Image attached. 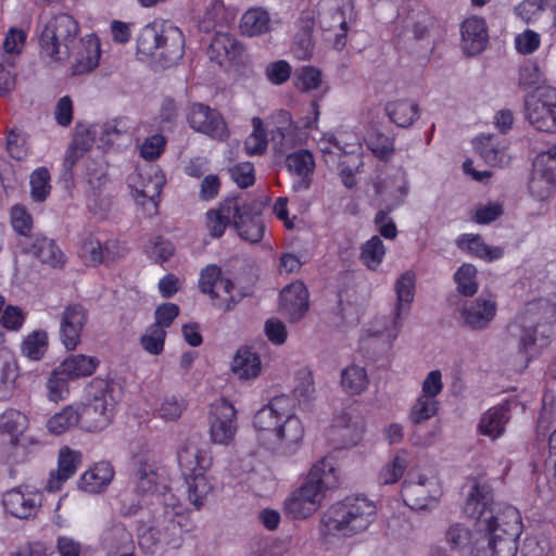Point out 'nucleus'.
Returning a JSON list of instances; mask_svg holds the SVG:
<instances>
[{
  "instance_id": "1",
  "label": "nucleus",
  "mask_w": 556,
  "mask_h": 556,
  "mask_svg": "<svg viewBox=\"0 0 556 556\" xmlns=\"http://www.w3.org/2000/svg\"><path fill=\"white\" fill-rule=\"evenodd\" d=\"M465 513L476 518V531L482 533L471 549V556H516L522 532L519 510L506 503H495L485 486L475 484Z\"/></svg>"
},
{
  "instance_id": "2",
  "label": "nucleus",
  "mask_w": 556,
  "mask_h": 556,
  "mask_svg": "<svg viewBox=\"0 0 556 556\" xmlns=\"http://www.w3.org/2000/svg\"><path fill=\"white\" fill-rule=\"evenodd\" d=\"M132 466L130 480L134 489L124 490L117 495L121 514L123 516L136 515L146 503V497L155 496L166 507L164 514L169 523L166 529H170L174 535L180 538L185 531L182 520H186V516L180 505L167 503V498L173 497L170 492L157 494L160 475L154 450L148 444L142 445L134 455Z\"/></svg>"
},
{
  "instance_id": "3",
  "label": "nucleus",
  "mask_w": 556,
  "mask_h": 556,
  "mask_svg": "<svg viewBox=\"0 0 556 556\" xmlns=\"http://www.w3.org/2000/svg\"><path fill=\"white\" fill-rule=\"evenodd\" d=\"M288 406V397L275 396L254 414L252 425L262 446L275 454L291 456L301 447L305 429Z\"/></svg>"
},
{
  "instance_id": "4",
  "label": "nucleus",
  "mask_w": 556,
  "mask_h": 556,
  "mask_svg": "<svg viewBox=\"0 0 556 556\" xmlns=\"http://www.w3.org/2000/svg\"><path fill=\"white\" fill-rule=\"evenodd\" d=\"M339 471L331 457H323L309 469L305 482L283 501L282 511L292 520H304L321 506L325 492L337 488Z\"/></svg>"
},
{
  "instance_id": "5",
  "label": "nucleus",
  "mask_w": 556,
  "mask_h": 556,
  "mask_svg": "<svg viewBox=\"0 0 556 556\" xmlns=\"http://www.w3.org/2000/svg\"><path fill=\"white\" fill-rule=\"evenodd\" d=\"M377 515L376 504L365 496H346L331 504L323 514L319 534L329 538H351L369 528Z\"/></svg>"
},
{
  "instance_id": "6",
  "label": "nucleus",
  "mask_w": 556,
  "mask_h": 556,
  "mask_svg": "<svg viewBox=\"0 0 556 556\" xmlns=\"http://www.w3.org/2000/svg\"><path fill=\"white\" fill-rule=\"evenodd\" d=\"M116 404L115 382L93 378L87 388V403L76 405L80 428L88 432L101 431L112 421Z\"/></svg>"
},
{
  "instance_id": "7",
  "label": "nucleus",
  "mask_w": 556,
  "mask_h": 556,
  "mask_svg": "<svg viewBox=\"0 0 556 556\" xmlns=\"http://www.w3.org/2000/svg\"><path fill=\"white\" fill-rule=\"evenodd\" d=\"M137 53L175 63L185 54V36L180 28L166 23L144 25L137 37Z\"/></svg>"
},
{
  "instance_id": "8",
  "label": "nucleus",
  "mask_w": 556,
  "mask_h": 556,
  "mask_svg": "<svg viewBox=\"0 0 556 556\" xmlns=\"http://www.w3.org/2000/svg\"><path fill=\"white\" fill-rule=\"evenodd\" d=\"M79 30V24L72 15L59 13L51 16L39 34L40 53L54 62L66 61L77 43Z\"/></svg>"
},
{
  "instance_id": "9",
  "label": "nucleus",
  "mask_w": 556,
  "mask_h": 556,
  "mask_svg": "<svg viewBox=\"0 0 556 556\" xmlns=\"http://www.w3.org/2000/svg\"><path fill=\"white\" fill-rule=\"evenodd\" d=\"M177 459L187 484L188 500L195 509H200L213 491L205 475L212 465V457L206 451L195 446H182L177 452Z\"/></svg>"
},
{
  "instance_id": "10",
  "label": "nucleus",
  "mask_w": 556,
  "mask_h": 556,
  "mask_svg": "<svg viewBox=\"0 0 556 556\" xmlns=\"http://www.w3.org/2000/svg\"><path fill=\"white\" fill-rule=\"evenodd\" d=\"M440 495L439 478L432 469L420 472L412 468L402 483L401 497L414 510L427 509Z\"/></svg>"
},
{
  "instance_id": "11",
  "label": "nucleus",
  "mask_w": 556,
  "mask_h": 556,
  "mask_svg": "<svg viewBox=\"0 0 556 556\" xmlns=\"http://www.w3.org/2000/svg\"><path fill=\"white\" fill-rule=\"evenodd\" d=\"M199 289L212 300L213 304L223 309H232L247 294L236 291L230 278L224 277L222 268L208 264L200 271Z\"/></svg>"
},
{
  "instance_id": "12",
  "label": "nucleus",
  "mask_w": 556,
  "mask_h": 556,
  "mask_svg": "<svg viewBox=\"0 0 556 556\" xmlns=\"http://www.w3.org/2000/svg\"><path fill=\"white\" fill-rule=\"evenodd\" d=\"M526 117L538 130L556 132V88H539L534 94L526 98Z\"/></svg>"
},
{
  "instance_id": "13",
  "label": "nucleus",
  "mask_w": 556,
  "mask_h": 556,
  "mask_svg": "<svg viewBox=\"0 0 556 556\" xmlns=\"http://www.w3.org/2000/svg\"><path fill=\"white\" fill-rule=\"evenodd\" d=\"M555 187L556 146L541 152L535 157L528 189L536 200L545 201L553 195Z\"/></svg>"
},
{
  "instance_id": "14",
  "label": "nucleus",
  "mask_w": 556,
  "mask_h": 556,
  "mask_svg": "<svg viewBox=\"0 0 556 556\" xmlns=\"http://www.w3.org/2000/svg\"><path fill=\"white\" fill-rule=\"evenodd\" d=\"M189 126L211 139L225 141L229 138L230 131L228 125L216 109H212L203 103H191L186 113Z\"/></svg>"
},
{
  "instance_id": "15",
  "label": "nucleus",
  "mask_w": 556,
  "mask_h": 556,
  "mask_svg": "<svg viewBox=\"0 0 556 556\" xmlns=\"http://www.w3.org/2000/svg\"><path fill=\"white\" fill-rule=\"evenodd\" d=\"M352 0H321L318 3L317 21L323 31H336L333 46L342 49L346 43V11L351 10Z\"/></svg>"
},
{
  "instance_id": "16",
  "label": "nucleus",
  "mask_w": 556,
  "mask_h": 556,
  "mask_svg": "<svg viewBox=\"0 0 556 556\" xmlns=\"http://www.w3.org/2000/svg\"><path fill=\"white\" fill-rule=\"evenodd\" d=\"M126 248L116 238L100 239L93 233L86 236L81 242L79 256L87 266L110 265L123 257Z\"/></svg>"
},
{
  "instance_id": "17",
  "label": "nucleus",
  "mask_w": 556,
  "mask_h": 556,
  "mask_svg": "<svg viewBox=\"0 0 556 556\" xmlns=\"http://www.w3.org/2000/svg\"><path fill=\"white\" fill-rule=\"evenodd\" d=\"M210 435L215 444L229 445L237 433V410L226 399L214 402L210 410Z\"/></svg>"
},
{
  "instance_id": "18",
  "label": "nucleus",
  "mask_w": 556,
  "mask_h": 556,
  "mask_svg": "<svg viewBox=\"0 0 556 556\" xmlns=\"http://www.w3.org/2000/svg\"><path fill=\"white\" fill-rule=\"evenodd\" d=\"M18 245L23 254L31 255L50 268H63L66 263L65 254L56 242L45 236H34L28 241H21Z\"/></svg>"
},
{
  "instance_id": "19",
  "label": "nucleus",
  "mask_w": 556,
  "mask_h": 556,
  "mask_svg": "<svg viewBox=\"0 0 556 556\" xmlns=\"http://www.w3.org/2000/svg\"><path fill=\"white\" fill-rule=\"evenodd\" d=\"M88 314L81 304L67 305L61 316L60 340L66 350L73 351L81 340Z\"/></svg>"
},
{
  "instance_id": "20",
  "label": "nucleus",
  "mask_w": 556,
  "mask_h": 556,
  "mask_svg": "<svg viewBox=\"0 0 556 556\" xmlns=\"http://www.w3.org/2000/svg\"><path fill=\"white\" fill-rule=\"evenodd\" d=\"M279 298V312L290 323L301 320L309 308L308 290L302 281H295L285 287Z\"/></svg>"
},
{
  "instance_id": "21",
  "label": "nucleus",
  "mask_w": 556,
  "mask_h": 556,
  "mask_svg": "<svg viewBox=\"0 0 556 556\" xmlns=\"http://www.w3.org/2000/svg\"><path fill=\"white\" fill-rule=\"evenodd\" d=\"M239 203L240 197L226 198L218 207L205 213V226L212 238L218 239L224 236L228 226L235 227L237 214L243 208Z\"/></svg>"
},
{
  "instance_id": "22",
  "label": "nucleus",
  "mask_w": 556,
  "mask_h": 556,
  "mask_svg": "<svg viewBox=\"0 0 556 556\" xmlns=\"http://www.w3.org/2000/svg\"><path fill=\"white\" fill-rule=\"evenodd\" d=\"M83 463V454L80 451L64 445L58 454V467L55 471H51L46 490L48 492L60 491L64 483L71 479Z\"/></svg>"
},
{
  "instance_id": "23",
  "label": "nucleus",
  "mask_w": 556,
  "mask_h": 556,
  "mask_svg": "<svg viewBox=\"0 0 556 556\" xmlns=\"http://www.w3.org/2000/svg\"><path fill=\"white\" fill-rule=\"evenodd\" d=\"M207 53L218 65L239 64L242 60L243 46L228 31L216 30Z\"/></svg>"
},
{
  "instance_id": "24",
  "label": "nucleus",
  "mask_w": 556,
  "mask_h": 556,
  "mask_svg": "<svg viewBox=\"0 0 556 556\" xmlns=\"http://www.w3.org/2000/svg\"><path fill=\"white\" fill-rule=\"evenodd\" d=\"M286 166L294 176L293 191L302 192L311 188L315 169V157L311 151L302 149L290 153L286 159Z\"/></svg>"
},
{
  "instance_id": "25",
  "label": "nucleus",
  "mask_w": 556,
  "mask_h": 556,
  "mask_svg": "<svg viewBox=\"0 0 556 556\" xmlns=\"http://www.w3.org/2000/svg\"><path fill=\"white\" fill-rule=\"evenodd\" d=\"M473 146L476 152L490 166H503L510 161L508 154L509 142L502 136L481 134L473 139Z\"/></svg>"
},
{
  "instance_id": "26",
  "label": "nucleus",
  "mask_w": 556,
  "mask_h": 556,
  "mask_svg": "<svg viewBox=\"0 0 556 556\" xmlns=\"http://www.w3.org/2000/svg\"><path fill=\"white\" fill-rule=\"evenodd\" d=\"M240 206L242 212L237 214L235 220V228L238 235L245 241L251 243L260 242L265 233V225L262 214L254 210L252 203L248 202L244 198L240 197Z\"/></svg>"
},
{
  "instance_id": "27",
  "label": "nucleus",
  "mask_w": 556,
  "mask_h": 556,
  "mask_svg": "<svg viewBox=\"0 0 556 556\" xmlns=\"http://www.w3.org/2000/svg\"><path fill=\"white\" fill-rule=\"evenodd\" d=\"M101 58V43L96 34H89L79 40V46L74 54V62L71 66L73 76L85 75L99 65Z\"/></svg>"
},
{
  "instance_id": "28",
  "label": "nucleus",
  "mask_w": 556,
  "mask_h": 556,
  "mask_svg": "<svg viewBox=\"0 0 556 556\" xmlns=\"http://www.w3.org/2000/svg\"><path fill=\"white\" fill-rule=\"evenodd\" d=\"M38 494L23 491L22 486L13 488L2 495L4 510L18 519H28L35 516L39 506Z\"/></svg>"
},
{
  "instance_id": "29",
  "label": "nucleus",
  "mask_w": 556,
  "mask_h": 556,
  "mask_svg": "<svg viewBox=\"0 0 556 556\" xmlns=\"http://www.w3.org/2000/svg\"><path fill=\"white\" fill-rule=\"evenodd\" d=\"M462 49L467 55L482 52L489 41L485 21L478 16L467 17L460 25Z\"/></svg>"
},
{
  "instance_id": "30",
  "label": "nucleus",
  "mask_w": 556,
  "mask_h": 556,
  "mask_svg": "<svg viewBox=\"0 0 556 556\" xmlns=\"http://www.w3.org/2000/svg\"><path fill=\"white\" fill-rule=\"evenodd\" d=\"M165 185V176L157 167L150 166L147 184H142L137 201L142 206L144 217L159 213L160 197Z\"/></svg>"
},
{
  "instance_id": "31",
  "label": "nucleus",
  "mask_w": 556,
  "mask_h": 556,
  "mask_svg": "<svg viewBox=\"0 0 556 556\" xmlns=\"http://www.w3.org/2000/svg\"><path fill=\"white\" fill-rule=\"evenodd\" d=\"M509 420V405L507 403L497 404L481 415L477 430L481 435L496 440L505 433Z\"/></svg>"
},
{
  "instance_id": "32",
  "label": "nucleus",
  "mask_w": 556,
  "mask_h": 556,
  "mask_svg": "<svg viewBox=\"0 0 556 556\" xmlns=\"http://www.w3.org/2000/svg\"><path fill=\"white\" fill-rule=\"evenodd\" d=\"M235 18L236 10L232 7L225 5L223 0H212L199 22V29L203 33L225 30L230 27Z\"/></svg>"
},
{
  "instance_id": "33",
  "label": "nucleus",
  "mask_w": 556,
  "mask_h": 556,
  "mask_svg": "<svg viewBox=\"0 0 556 556\" xmlns=\"http://www.w3.org/2000/svg\"><path fill=\"white\" fill-rule=\"evenodd\" d=\"M496 311L495 301L478 298L463 308L462 317L469 328L484 329L494 319Z\"/></svg>"
},
{
  "instance_id": "34",
  "label": "nucleus",
  "mask_w": 556,
  "mask_h": 556,
  "mask_svg": "<svg viewBox=\"0 0 556 556\" xmlns=\"http://www.w3.org/2000/svg\"><path fill=\"white\" fill-rule=\"evenodd\" d=\"M508 331L513 337H519L518 352L526 357V366L531 361L529 348L536 342V324L527 312L518 314L508 325Z\"/></svg>"
},
{
  "instance_id": "35",
  "label": "nucleus",
  "mask_w": 556,
  "mask_h": 556,
  "mask_svg": "<svg viewBox=\"0 0 556 556\" xmlns=\"http://www.w3.org/2000/svg\"><path fill=\"white\" fill-rule=\"evenodd\" d=\"M113 477V466L111 463L102 460L96 463L81 475L78 486L83 491L91 494L101 493L111 483Z\"/></svg>"
},
{
  "instance_id": "36",
  "label": "nucleus",
  "mask_w": 556,
  "mask_h": 556,
  "mask_svg": "<svg viewBox=\"0 0 556 556\" xmlns=\"http://www.w3.org/2000/svg\"><path fill=\"white\" fill-rule=\"evenodd\" d=\"M101 546L111 553L132 552V534L126 526L118 521H113L101 535Z\"/></svg>"
},
{
  "instance_id": "37",
  "label": "nucleus",
  "mask_w": 556,
  "mask_h": 556,
  "mask_svg": "<svg viewBox=\"0 0 556 556\" xmlns=\"http://www.w3.org/2000/svg\"><path fill=\"white\" fill-rule=\"evenodd\" d=\"M395 291L397 304L395 308V316L393 318V327L395 333L393 338H396L399 327L402 324V309L408 311L415 296V274L413 271H405L400 276L395 282Z\"/></svg>"
},
{
  "instance_id": "38",
  "label": "nucleus",
  "mask_w": 556,
  "mask_h": 556,
  "mask_svg": "<svg viewBox=\"0 0 556 556\" xmlns=\"http://www.w3.org/2000/svg\"><path fill=\"white\" fill-rule=\"evenodd\" d=\"M262 369L260 355L249 346H242L236 352L231 370L241 380L256 378Z\"/></svg>"
},
{
  "instance_id": "39",
  "label": "nucleus",
  "mask_w": 556,
  "mask_h": 556,
  "mask_svg": "<svg viewBox=\"0 0 556 556\" xmlns=\"http://www.w3.org/2000/svg\"><path fill=\"white\" fill-rule=\"evenodd\" d=\"M481 535L482 533L471 531L463 523H454L447 528L445 540L451 549L468 553L471 556V549L478 540L481 541Z\"/></svg>"
},
{
  "instance_id": "40",
  "label": "nucleus",
  "mask_w": 556,
  "mask_h": 556,
  "mask_svg": "<svg viewBox=\"0 0 556 556\" xmlns=\"http://www.w3.org/2000/svg\"><path fill=\"white\" fill-rule=\"evenodd\" d=\"M100 362L94 356L85 354H73L66 357L61 364V371L71 380L91 376L98 368Z\"/></svg>"
},
{
  "instance_id": "41",
  "label": "nucleus",
  "mask_w": 556,
  "mask_h": 556,
  "mask_svg": "<svg viewBox=\"0 0 556 556\" xmlns=\"http://www.w3.org/2000/svg\"><path fill=\"white\" fill-rule=\"evenodd\" d=\"M386 113L392 123L406 128L419 117V106L410 100H396L387 103Z\"/></svg>"
},
{
  "instance_id": "42",
  "label": "nucleus",
  "mask_w": 556,
  "mask_h": 556,
  "mask_svg": "<svg viewBox=\"0 0 556 556\" xmlns=\"http://www.w3.org/2000/svg\"><path fill=\"white\" fill-rule=\"evenodd\" d=\"M269 23L270 18L265 10L261 8H253L242 15L240 29L245 36H260L269 30Z\"/></svg>"
},
{
  "instance_id": "43",
  "label": "nucleus",
  "mask_w": 556,
  "mask_h": 556,
  "mask_svg": "<svg viewBox=\"0 0 556 556\" xmlns=\"http://www.w3.org/2000/svg\"><path fill=\"white\" fill-rule=\"evenodd\" d=\"M273 118L277 122V126L270 129V139L274 146L278 149L289 148L291 136L295 129L290 112L280 110Z\"/></svg>"
},
{
  "instance_id": "44",
  "label": "nucleus",
  "mask_w": 556,
  "mask_h": 556,
  "mask_svg": "<svg viewBox=\"0 0 556 556\" xmlns=\"http://www.w3.org/2000/svg\"><path fill=\"white\" fill-rule=\"evenodd\" d=\"M78 425V408L76 405H67L48 419L47 429L50 433L60 435Z\"/></svg>"
},
{
  "instance_id": "45",
  "label": "nucleus",
  "mask_w": 556,
  "mask_h": 556,
  "mask_svg": "<svg viewBox=\"0 0 556 556\" xmlns=\"http://www.w3.org/2000/svg\"><path fill=\"white\" fill-rule=\"evenodd\" d=\"M28 427V418L17 409H7L0 415V433L8 434L12 441H17Z\"/></svg>"
},
{
  "instance_id": "46",
  "label": "nucleus",
  "mask_w": 556,
  "mask_h": 556,
  "mask_svg": "<svg viewBox=\"0 0 556 556\" xmlns=\"http://www.w3.org/2000/svg\"><path fill=\"white\" fill-rule=\"evenodd\" d=\"M368 383L367 371L364 367L351 365L342 370L341 384L346 393L358 395L367 389Z\"/></svg>"
},
{
  "instance_id": "47",
  "label": "nucleus",
  "mask_w": 556,
  "mask_h": 556,
  "mask_svg": "<svg viewBox=\"0 0 556 556\" xmlns=\"http://www.w3.org/2000/svg\"><path fill=\"white\" fill-rule=\"evenodd\" d=\"M386 256V247L380 236H372L361 247L359 260L370 270H377Z\"/></svg>"
},
{
  "instance_id": "48",
  "label": "nucleus",
  "mask_w": 556,
  "mask_h": 556,
  "mask_svg": "<svg viewBox=\"0 0 556 556\" xmlns=\"http://www.w3.org/2000/svg\"><path fill=\"white\" fill-rule=\"evenodd\" d=\"M409 465V453L400 450L393 459L386 464L379 473V480L383 484H393L400 481Z\"/></svg>"
},
{
  "instance_id": "49",
  "label": "nucleus",
  "mask_w": 556,
  "mask_h": 556,
  "mask_svg": "<svg viewBox=\"0 0 556 556\" xmlns=\"http://www.w3.org/2000/svg\"><path fill=\"white\" fill-rule=\"evenodd\" d=\"M48 345L47 332L45 330H35L24 338L21 344V352L31 361H40L47 353Z\"/></svg>"
},
{
  "instance_id": "50",
  "label": "nucleus",
  "mask_w": 556,
  "mask_h": 556,
  "mask_svg": "<svg viewBox=\"0 0 556 556\" xmlns=\"http://www.w3.org/2000/svg\"><path fill=\"white\" fill-rule=\"evenodd\" d=\"M457 245L459 249L468 251L470 254L482 260L492 261L500 256L498 253H493V250L479 235L464 233L457 239Z\"/></svg>"
},
{
  "instance_id": "51",
  "label": "nucleus",
  "mask_w": 556,
  "mask_h": 556,
  "mask_svg": "<svg viewBox=\"0 0 556 556\" xmlns=\"http://www.w3.org/2000/svg\"><path fill=\"white\" fill-rule=\"evenodd\" d=\"M253 131L244 141V149L249 155H262L265 153L268 139L261 117L255 116L252 118Z\"/></svg>"
},
{
  "instance_id": "52",
  "label": "nucleus",
  "mask_w": 556,
  "mask_h": 556,
  "mask_svg": "<svg viewBox=\"0 0 556 556\" xmlns=\"http://www.w3.org/2000/svg\"><path fill=\"white\" fill-rule=\"evenodd\" d=\"M454 281L459 294L472 296L478 291L477 268L469 263L463 264L454 274Z\"/></svg>"
},
{
  "instance_id": "53",
  "label": "nucleus",
  "mask_w": 556,
  "mask_h": 556,
  "mask_svg": "<svg viewBox=\"0 0 556 556\" xmlns=\"http://www.w3.org/2000/svg\"><path fill=\"white\" fill-rule=\"evenodd\" d=\"M50 179V172L45 166H40L31 173L29 184L34 201L43 202L49 197L51 191Z\"/></svg>"
},
{
  "instance_id": "54",
  "label": "nucleus",
  "mask_w": 556,
  "mask_h": 556,
  "mask_svg": "<svg viewBox=\"0 0 556 556\" xmlns=\"http://www.w3.org/2000/svg\"><path fill=\"white\" fill-rule=\"evenodd\" d=\"M10 223L16 233L25 237L24 241H28L33 237V217L24 205L15 204L11 207Z\"/></svg>"
},
{
  "instance_id": "55",
  "label": "nucleus",
  "mask_w": 556,
  "mask_h": 556,
  "mask_svg": "<svg viewBox=\"0 0 556 556\" xmlns=\"http://www.w3.org/2000/svg\"><path fill=\"white\" fill-rule=\"evenodd\" d=\"M439 401L431 396L420 395L409 412V419L414 425L421 424L437 415Z\"/></svg>"
},
{
  "instance_id": "56",
  "label": "nucleus",
  "mask_w": 556,
  "mask_h": 556,
  "mask_svg": "<svg viewBox=\"0 0 556 556\" xmlns=\"http://www.w3.org/2000/svg\"><path fill=\"white\" fill-rule=\"evenodd\" d=\"M294 85L303 92L316 90L321 85V72L311 65L302 66L295 71Z\"/></svg>"
},
{
  "instance_id": "57",
  "label": "nucleus",
  "mask_w": 556,
  "mask_h": 556,
  "mask_svg": "<svg viewBox=\"0 0 556 556\" xmlns=\"http://www.w3.org/2000/svg\"><path fill=\"white\" fill-rule=\"evenodd\" d=\"M166 330L150 325L147 332L140 338L142 348L152 355H160L164 351Z\"/></svg>"
},
{
  "instance_id": "58",
  "label": "nucleus",
  "mask_w": 556,
  "mask_h": 556,
  "mask_svg": "<svg viewBox=\"0 0 556 556\" xmlns=\"http://www.w3.org/2000/svg\"><path fill=\"white\" fill-rule=\"evenodd\" d=\"M148 257L156 264L167 262L174 254V245L162 236L154 237L147 247Z\"/></svg>"
},
{
  "instance_id": "59",
  "label": "nucleus",
  "mask_w": 556,
  "mask_h": 556,
  "mask_svg": "<svg viewBox=\"0 0 556 556\" xmlns=\"http://www.w3.org/2000/svg\"><path fill=\"white\" fill-rule=\"evenodd\" d=\"M68 381L71 379L65 376V372L61 371L60 367H56L47 381L49 399L54 402L62 400L64 393L68 392Z\"/></svg>"
},
{
  "instance_id": "60",
  "label": "nucleus",
  "mask_w": 556,
  "mask_h": 556,
  "mask_svg": "<svg viewBox=\"0 0 556 556\" xmlns=\"http://www.w3.org/2000/svg\"><path fill=\"white\" fill-rule=\"evenodd\" d=\"M368 148L381 161H388L394 153V139L382 134L369 138Z\"/></svg>"
},
{
  "instance_id": "61",
  "label": "nucleus",
  "mask_w": 556,
  "mask_h": 556,
  "mask_svg": "<svg viewBox=\"0 0 556 556\" xmlns=\"http://www.w3.org/2000/svg\"><path fill=\"white\" fill-rule=\"evenodd\" d=\"M166 139L163 135L155 134L144 139L140 147V156L147 161L157 160L164 152Z\"/></svg>"
},
{
  "instance_id": "62",
  "label": "nucleus",
  "mask_w": 556,
  "mask_h": 556,
  "mask_svg": "<svg viewBox=\"0 0 556 556\" xmlns=\"http://www.w3.org/2000/svg\"><path fill=\"white\" fill-rule=\"evenodd\" d=\"M540 45V34L530 28L516 35L515 37V48L522 55L532 54L539 49Z\"/></svg>"
},
{
  "instance_id": "63",
  "label": "nucleus",
  "mask_w": 556,
  "mask_h": 556,
  "mask_svg": "<svg viewBox=\"0 0 556 556\" xmlns=\"http://www.w3.org/2000/svg\"><path fill=\"white\" fill-rule=\"evenodd\" d=\"M26 315L23 309L15 305H7L0 318L1 326L9 331H18L25 324Z\"/></svg>"
},
{
  "instance_id": "64",
  "label": "nucleus",
  "mask_w": 556,
  "mask_h": 556,
  "mask_svg": "<svg viewBox=\"0 0 556 556\" xmlns=\"http://www.w3.org/2000/svg\"><path fill=\"white\" fill-rule=\"evenodd\" d=\"M7 151L16 161H23L28 155V147L23 135L12 129L7 135Z\"/></svg>"
}]
</instances>
